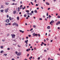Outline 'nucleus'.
Returning a JSON list of instances; mask_svg holds the SVG:
<instances>
[{
    "label": "nucleus",
    "mask_w": 60,
    "mask_h": 60,
    "mask_svg": "<svg viewBox=\"0 0 60 60\" xmlns=\"http://www.w3.org/2000/svg\"><path fill=\"white\" fill-rule=\"evenodd\" d=\"M9 10V8H8L6 9L5 10V12H6V13H7V12Z\"/></svg>",
    "instance_id": "1"
},
{
    "label": "nucleus",
    "mask_w": 60,
    "mask_h": 60,
    "mask_svg": "<svg viewBox=\"0 0 60 60\" xmlns=\"http://www.w3.org/2000/svg\"><path fill=\"white\" fill-rule=\"evenodd\" d=\"M11 36H12V38H15V35L14 34H12L11 35Z\"/></svg>",
    "instance_id": "2"
},
{
    "label": "nucleus",
    "mask_w": 60,
    "mask_h": 60,
    "mask_svg": "<svg viewBox=\"0 0 60 60\" xmlns=\"http://www.w3.org/2000/svg\"><path fill=\"white\" fill-rule=\"evenodd\" d=\"M6 22L7 23H9L10 22V20L9 19H7L6 20Z\"/></svg>",
    "instance_id": "3"
},
{
    "label": "nucleus",
    "mask_w": 60,
    "mask_h": 60,
    "mask_svg": "<svg viewBox=\"0 0 60 60\" xmlns=\"http://www.w3.org/2000/svg\"><path fill=\"white\" fill-rule=\"evenodd\" d=\"M33 36H37L38 35V34H35V33H34L33 34Z\"/></svg>",
    "instance_id": "4"
},
{
    "label": "nucleus",
    "mask_w": 60,
    "mask_h": 60,
    "mask_svg": "<svg viewBox=\"0 0 60 60\" xmlns=\"http://www.w3.org/2000/svg\"><path fill=\"white\" fill-rule=\"evenodd\" d=\"M22 53L21 52H18V53L17 54V56H20L22 54Z\"/></svg>",
    "instance_id": "5"
},
{
    "label": "nucleus",
    "mask_w": 60,
    "mask_h": 60,
    "mask_svg": "<svg viewBox=\"0 0 60 60\" xmlns=\"http://www.w3.org/2000/svg\"><path fill=\"white\" fill-rule=\"evenodd\" d=\"M28 40H27L26 41V40H25V41L24 42H25L26 43V44L27 45L28 44V42H28Z\"/></svg>",
    "instance_id": "6"
},
{
    "label": "nucleus",
    "mask_w": 60,
    "mask_h": 60,
    "mask_svg": "<svg viewBox=\"0 0 60 60\" xmlns=\"http://www.w3.org/2000/svg\"><path fill=\"white\" fill-rule=\"evenodd\" d=\"M54 22V21L53 20L52 21L50 22V24H51L52 23H53V22Z\"/></svg>",
    "instance_id": "7"
},
{
    "label": "nucleus",
    "mask_w": 60,
    "mask_h": 60,
    "mask_svg": "<svg viewBox=\"0 0 60 60\" xmlns=\"http://www.w3.org/2000/svg\"><path fill=\"white\" fill-rule=\"evenodd\" d=\"M31 50V49H27L26 50V51L28 52L29 50Z\"/></svg>",
    "instance_id": "8"
},
{
    "label": "nucleus",
    "mask_w": 60,
    "mask_h": 60,
    "mask_svg": "<svg viewBox=\"0 0 60 60\" xmlns=\"http://www.w3.org/2000/svg\"><path fill=\"white\" fill-rule=\"evenodd\" d=\"M19 31H20V32H22V33H24V31H22L21 30H19Z\"/></svg>",
    "instance_id": "9"
},
{
    "label": "nucleus",
    "mask_w": 60,
    "mask_h": 60,
    "mask_svg": "<svg viewBox=\"0 0 60 60\" xmlns=\"http://www.w3.org/2000/svg\"><path fill=\"white\" fill-rule=\"evenodd\" d=\"M5 4L6 5H9V3L6 2L5 3Z\"/></svg>",
    "instance_id": "10"
},
{
    "label": "nucleus",
    "mask_w": 60,
    "mask_h": 60,
    "mask_svg": "<svg viewBox=\"0 0 60 60\" xmlns=\"http://www.w3.org/2000/svg\"><path fill=\"white\" fill-rule=\"evenodd\" d=\"M17 19L18 20H19V16H18L17 17Z\"/></svg>",
    "instance_id": "11"
},
{
    "label": "nucleus",
    "mask_w": 60,
    "mask_h": 60,
    "mask_svg": "<svg viewBox=\"0 0 60 60\" xmlns=\"http://www.w3.org/2000/svg\"><path fill=\"white\" fill-rule=\"evenodd\" d=\"M50 28V27L49 26H48L47 27V28L49 29Z\"/></svg>",
    "instance_id": "12"
},
{
    "label": "nucleus",
    "mask_w": 60,
    "mask_h": 60,
    "mask_svg": "<svg viewBox=\"0 0 60 60\" xmlns=\"http://www.w3.org/2000/svg\"><path fill=\"white\" fill-rule=\"evenodd\" d=\"M4 6L3 5H2L1 6V7L0 8L1 9H2V8H4Z\"/></svg>",
    "instance_id": "13"
},
{
    "label": "nucleus",
    "mask_w": 60,
    "mask_h": 60,
    "mask_svg": "<svg viewBox=\"0 0 60 60\" xmlns=\"http://www.w3.org/2000/svg\"><path fill=\"white\" fill-rule=\"evenodd\" d=\"M16 11H14L13 14H16Z\"/></svg>",
    "instance_id": "14"
},
{
    "label": "nucleus",
    "mask_w": 60,
    "mask_h": 60,
    "mask_svg": "<svg viewBox=\"0 0 60 60\" xmlns=\"http://www.w3.org/2000/svg\"><path fill=\"white\" fill-rule=\"evenodd\" d=\"M16 24V22H15L14 23L12 24L13 26H14V25H15Z\"/></svg>",
    "instance_id": "15"
},
{
    "label": "nucleus",
    "mask_w": 60,
    "mask_h": 60,
    "mask_svg": "<svg viewBox=\"0 0 60 60\" xmlns=\"http://www.w3.org/2000/svg\"><path fill=\"white\" fill-rule=\"evenodd\" d=\"M4 10H0V11L1 12H4Z\"/></svg>",
    "instance_id": "16"
},
{
    "label": "nucleus",
    "mask_w": 60,
    "mask_h": 60,
    "mask_svg": "<svg viewBox=\"0 0 60 60\" xmlns=\"http://www.w3.org/2000/svg\"><path fill=\"white\" fill-rule=\"evenodd\" d=\"M46 4L47 5H49V4L48 2H46Z\"/></svg>",
    "instance_id": "17"
},
{
    "label": "nucleus",
    "mask_w": 60,
    "mask_h": 60,
    "mask_svg": "<svg viewBox=\"0 0 60 60\" xmlns=\"http://www.w3.org/2000/svg\"><path fill=\"white\" fill-rule=\"evenodd\" d=\"M26 12H29V11L28 10H26Z\"/></svg>",
    "instance_id": "18"
},
{
    "label": "nucleus",
    "mask_w": 60,
    "mask_h": 60,
    "mask_svg": "<svg viewBox=\"0 0 60 60\" xmlns=\"http://www.w3.org/2000/svg\"><path fill=\"white\" fill-rule=\"evenodd\" d=\"M9 19L10 20H11V17L10 16L9 17Z\"/></svg>",
    "instance_id": "19"
},
{
    "label": "nucleus",
    "mask_w": 60,
    "mask_h": 60,
    "mask_svg": "<svg viewBox=\"0 0 60 60\" xmlns=\"http://www.w3.org/2000/svg\"><path fill=\"white\" fill-rule=\"evenodd\" d=\"M29 15L30 16H32V15L33 14H32V13H30V15Z\"/></svg>",
    "instance_id": "20"
},
{
    "label": "nucleus",
    "mask_w": 60,
    "mask_h": 60,
    "mask_svg": "<svg viewBox=\"0 0 60 60\" xmlns=\"http://www.w3.org/2000/svg\"><path fill=\"white\" fill-rule=\"evenodd\" d=\"M34 12H35V13H37V11L36 10H35L34 11Z\"/></svg>",
    "instance_id": "21"
},
{
    "label": "nucleus",
    "mask_w": 60,
    "mask_h": 60,
    "mask_svg": "<svg viewBox=\"0 0 60 60\" xmlns=\"http://www.w3.org/2000/svg\"><path fill=\"white\" fill-rule=\"evenodd\" d=\"M59 24V23H58V22H57L56 24V25H58V24Z\"/></svg>",
    "instance_id": "22"
},
{
    "label": "nucleus",
    "mask_w": 60,
    "mask_h": 60,
    "mask_svg": "<svg viewBox=\"0 0 60 60\" xmlns=\"http://www.w3.org/2000/svg\"><path fill=\"white\" fill-rule=\"evenodd\" d=\"M18 11H19H19H20V9H19V8L18 7Z\"/></svg>",
    "instance_id": "23"
},
{
    "label": "nucleus",
    "mask_w": 60,
    "mask_h": 60,
    "mask_svg": "<svg viewBox=\"0 0 60 60\" xmlns=\"http://www.w3.org/2000/svg\"><path fill=\"white\" fill-rule=\"evenodd\" d=\"M48 17L49 18H51V16L50 15H49Z\"/></svg>",
    "instance_id": "24"
},
{
    "label": "nucleus",
    "mask_w": 60,
    "mask_h": 60,
    "mask_svg": "<svg viewBox=\"0 0 60 60\" xmlns=\"http://www.w3.org/2000/svg\"><path fill=\"white\" fill-rule=\"evenodd\" d=\"M4 52V51H1L0 52L1 53H3V52Z\"/></svg>",
    "instance_id": "25"
},
{
    "label": "nucleus",
    "mask_w": 60,
    "mask_h": 60,
    "mask_svg": "<svg viewBox=\"0 0 60 60\" xmlns=\"http://www.w3.org/2000/svg\"><path fill=\"white\" fill-rule=\"evenodd\" d=\"M30 3H31V4H32V5H34V4H33V2H30Z\"/></svg>",
    "instance_id": "26"
},
{
    "label": "nucleus",
    "mask_w": 60,
    "mask_h": 60,
    "mask_svg": "<svg viewBox=\"0 0 60 60\" xmlns=\"http://www.w3.org/2000/svg\"><path fill=\"white\" fill-rule=\"evenodd\" d=\"M44 52H47V50H46L45 49L44 50Z\"/></svg>",
    "instance_id": "27"
},
{
    "label": "nucleus",
    "mask_w": 60,
    "mask_h": 60,
    "mask_svg": "<svg viewBox=\"0 0 60 60\" xmlns=\"http://www.w3.org/2000/svg\"><path fill=\"white\" fill-rule=\"evenodd\" d=\"M27 14H27V15H30V13H29V12H28V13H27Z\"/></svg>",
    "instance_id": "28"
},
{
    "label": "nucleus",
    "mask_w": 60,
    "mask_h": 60,
    "mask_svg": "<svg viewBox=\"0 0 60 60\" xmlns=\"http://www.w3.org/2000/svg\"><path fill=\"white\" fill-rule=\"evenodd\" d=\"M33 30V28H31V29L30 30V31H32V30Z\"/></svg>",
    "instance_id": "29"
},
{
    "label": "nucleus",
    "mask_w": 60,
    "mask_h": 60,
    "mask_svg": "<svg viewBox=\"0 0 60 60\" xmlns=\"http://www.w3.org/2000/svg\"><path fill=\"white\" fill-rule=\"evenodd\" d=\"M31 58H32V56H31L29 58V59H31Z\"/></svg>",
    "instance_id": "30"
},
{
    "label": "nucleus",
    "mask_w": 60,
    "mask_h": 60,
    "mask_svg": "<svg viewBox=\"0 0 60 60\" xmlns=\"http://www.w3.org/2000/svg\"><path fill=\"white\" fill-rule=\"evenodd\" d=\"M24 17H26V15H24Z\"/></svg>",
    "instance_id": "31"
},
{
    "label": "nucleus",
    "mask_w": 60,
    "mask_h": 60,
    "mask_svg": "<svg viewBox=\"0 0 60 60\" xmlns=\"http://www.w3.org/2000/svg\"><path fill=\"white\" fill-rule=\"evenodd\" d=\"M7 54H4V55L5 56H7Z\"/></svg>",
    "instance_id": "32"
},
{
    "label": "nucleus",
    "mask_w": 60,
    "mask_h": 60,
    "mask_svg": "<svg viewBox=\"0 0 60 60\" xmlns=\"http://www.w3.org/2000/svg\"><path fill=\"white\" fill-rule=\"evenodd\" d=\"M31 13H34V11H31Z\"/></svg>",
    "instance_id": "33"
},
{
    "label": "nucleus",
    "mask_w": 60,
    "mask_h": 60,
    "mask_svg": "<svg viewBox=\"0 0 60 60\" xmlns=\"http://www.w3.org/2000/svg\"><path fill=\"white\" fill-rule=\"evenodd\" d=\"M33 26L34 28L36 27V26L35 25H33Z\"/></svg>",
    "instance_id": "34"
},
{
    "label": "nucleus",
    "mask_w": 60,
    "mask_h": 60,
    "mask_svg": "<svg viewBox=\"0 0 60 60\" xmlns=\"http://www.w3.org/2000/svg\"><path fill=\"white\" fill-rule=\"evenodd\" d=\"M46 15L47 16H48V13L47 12L46 13Z\"/></svg>",
    "instance_id": "35"
},
{
    "label": "nucleus",
    "mask_w": 60,
    "mask_h": 60,
    "mask_svg": "<svg viewBox=\"0 0 60 60\" xmlns=\"http://www.w3.org/2000/svg\"><path fill=\"white\" fill-rule=\"evenodd\" d=\"M2 41H3V42L5 41V40H2Z\"/></svg>",
    "instance_id": "36"
},
{
    "label": "nucleus",
    "mask_w": 60,
    "mask_h": 60,
    "mask_svg": "<svg viewBox=\"0 0 60 60\" xmlns=\"http://www.w3.org/2000/svg\"><path fill=\"white\" fill-rule=\"evenodd\" d=\"M36 6H39V5H38V4H36Z\"/></svg>",
    "instance_id": "37"
},
{
    "label": "nucleus",
    "mask_w": 60,
    "mask_h": 60,
    "mask_svg": "<svg viewBox=\"0 0 60 60\" xmlns=\"http://www.w3.org/2000/svg\"><path fill=\"white\" fill-rule=\"evenodd\" d=\"M1 49H3V46H1Z\"/></svg>",
    "instance_id": "38"
},
{
    "label": "nucleus",
    "mask_w": 60,
    "mask_h": 60,
    "mask_svg": "<svg viewBox=\"0 0 60 60\" xmlns=\"http://www.w3.org/2000/svg\"><path fill=\"white\" fill-rule=\"evenodd\" d=\"M29 37H31V35H28Z\"/></svg>",
    "instance_id": "39"
},
{
    "label": "nucleus",
    "mask_w": 60,
    "mask_h": 60,
    "mask_svg": "<svg viewBox=\"0 0 60 60\" xmlns=\"http://www.w3.org/2000/svg\"><path fill=\"white\" fill-rule=\"evenodd\" d=\"M16 26H19V25H18V24H16Z\"/></svg>",
    "instance_id": "40"
},
{
    "label": "nucleus",
    "mask_w": 60,
    "mask_h": 60,
    "mask_svg": "<svg viewBox=\"0 0 60 60\" xmlns=\"http://www.w3.org/2000/svg\"><path fill=\"white\" fill-rule=\"evenodd\" d=\"M7 18H8L9 17V15H7Z\"/></svg>",
    "instance_id": "41"
},
{
    "label": "nucleus",
    "mask_w": 60,
    "mask_h": 60,
    "mask_svg": "<svg viewBox=\"0 0 60 60\" xmlns=\"http://www.w3.org/2000/svg\"><path fill=\"white\" fill-rule=\"evenodd\" d=\"M39 19V20H42V19L40 18Z\"/></svg>",
    "instance_id": "42"
},
{
    "label": "nucleus",
    "mask_w": 60,
    "mask_h": 60,
    "mask_svg": "<svg viewBox=\"0 0 60 60\" xmlns=\"http://www.w3.org/2000/svg\"><path fill=\"white\" fill-rule=\"evenodd\" d=\"M57 18H60V16H58L57 17Z\"/></svg>",
    "instance_id": "43"
},
{
    "label": "nucleus",
    "mask_w": 60,
    "mask_h": 60,
    "mask_svg": "<svg viewBox=\"0 0 60 60\" xmlns=\"http://www.w3.org/2000/svg\"><path fill=\"white\" fill-rule=\"evenodd\" d=\"M58 22L59 23V24H60V22L58 21Z\"/></svg>",
    "instance_id": "44"
},
{
    "label": "nucleus",
    "mask_w": 60,
    "mask_h": 60,
    "mask_svg": "<svg viewBox=\"0 0 60 60\" xmlns=\"http://www.w3.org/2000/svg\"><path fill=\"white\" fill-rule=\"evenodd\" d=\"M17 53H18V52H15V54H17Z\"/></svg>",
    "instance_id": "45"
},
{
    "label": "nucleus",
    "mask_w": 60,
    "mask_h": 60,
    "mask_svg": "<svg viewBox=\"0 0 60 60\" xmlns=\"http://www.w3.org/2000/svg\"><path fill=\"white\" fill-rule=\"evenodd\" d=\"M49 59H50V58L49 57L48 58V60H49Z\"/></svg>",
    "instance_id": "46"
},
{
    "label": "nucleus",
    "mask_w": 60,
    "mask_h": 60,
    "mask_svg": "<svg viewBox=\"0 0 60 60\" xmlns=\"http://www.w3.org/2000/svg\"><path fill=\"white\" fill-rule=\"evenodd\" d=\"M46 40H47V41H49V38H46Z\"/></svg>",
    "instance_id": "47"
},
{
    "label": "nucleus",
    "mask_w": 60,
    "mask_h": 60,
    "mask_svg": "<svg viewBox=\"0 0 60 60\" xmlns=\"http://www.w3.org/2000/svg\"><path fill=\"white\" fill-rule=\"evenodd\" d=\"M41 8L42 9H43V7H41Z\"/></svg>",
    "instance_id": "48"
},
{
    "label": "nucleus",
    "mask_w": 60,
    "mask_h": 60,
    "mask_svg": "<svg viewBox=\"0 0 60 60\" xmlns=\"http://www.w3.org/2000/svg\"><path fill=\"white\" fill-rule=\"evenodd\" d=\"M38 36H39V37H40V34H38Z\"/></svg>",
    "instance_id": "49"
},
{
    "label": "nucleus",
    "mask_w": 60,
    "mask_h": 60,
    "mask_svg": "<svg viewBox=\"0 0 60 60\" xmlns=\"http://www.w3.org/2000/svg\"><path fill=\"white\" fill-rule=\"evenodd\" d=\"M18 46L19 47H21L20 45H18Z\"/></svg>",
    "instance_id": "50"
},
{
    "label": "nucleus",
    "mask_w": 60,
    "mask_h": 60,
    "mask_svg": "<svg viewBox=\"0 0 60 60\" xmlns=\"http://www.w3.org/2000/svg\"><path fill=\"white\" fill-rule=\"evenodd\" d=\"M8 25H11V23H8Z\"/></svg>",
    "instance_id": "51"
},
{
    "label": "nucleus",
    "mask_w": 60,
    "mask_h": 60,
    "mask_svg": "<svg viewBox=\"0 0 60 60\" xmlns=\"http://www.w3.org/2000/svg\"><path fill=\"white\" fill-rule=\"evenodd\" d=\"M7 49H8V50H10V48H8Z\"/></svg>",
    "instance_id": "52"
},
{
    "label": "nucleus",
    "mask_w": 60,
    "mask_h": 60,
    "mask_svg": "<svg viewBox=\"0 0 60 60\" xmlns=\"http://www.w3.org/2000/svg\"><path fill=\"white\" fill-rule=\"evenodd\" d=\"M14 19V18H12L11 19V20H13Z\"/></svg>",
    "instance_id": "53"
},
{
    "label": "nucleus",
    "mask_w": 60,
    "mask_h": 60,
    "mask_svg": "<svg viewBox=\"0 0 60 60\" xmlns=\"http://www.w3.org/2000/svg\"><path fill=\"white\" fill-rule=\"evenodd\" d=\"M50 8H49L48 9V10H50Z\"/></svg>",
    "instance_id": "54"
},
{
    "label": "nucleus",
    "mask_w": 60,
    "mask_h": 60,
    "mask_svg": "<svg viewBox=\"0 0 60 60\" xmlns=\"http://www.w3.org/2000/svg\"><path fill=\"white\" fill-rule=\"evenodd\" d=\"M36 42L37 43H38V42H38V41H36Z\"/></svg>",
    "instance_id": "55"
},
{
    "label": "nucleus",
    "mask_w": 60,
    "mask_h": 60,
    "mask_svg": "<svg viewBox=\"0 0 60 60\" xmlns=\"http://www.w3.org/2000/svg\"><path fill=\"white\" fill-rule=\"evenodd\" d=\"M20 4H22V1H21L20 2Z\"/></svg>",
    "instance_id": "56"
},
{
    "label": "nucleus",
    "mask_w": 60,
    "mask_h": 60,
    "mask_svg": "<svg viewBox=\"0 0 60 60\" xmlns=\"http://www.w3.org/2000/svg\"><path fill=\"white\" fill-rule=\"evenodd\" d=\"M52 41H53V40H51V42H52Z\"/></svg>",
    "instance_id": "57"
},
{
    "label": "nucleus",
    "mask_w": 60,
    "mask_h": 60,
    "mask_svg": "<svg viewBox=\"0 0 60 60\" xmlns=\"http://www.w3.org/2000/svg\"><path fill=\"white\" fill-rule=\"evenodd\" d=\"M40 59V57H38V60H39Z\"/></svg>",
    "instance_id": "58"
},
{
    "label": "nucleus",
    "mask_w": 60,
    "mask_h": 60,
    "mask_svg": "<svg viewBox=\"0 0 60 60\" xmlns=\"http://www.w3.org/2000/svg\"><path fill=\"white\" fill-rule=\"evenodd\" d=\"M44 42H46V40L45 39H44Z\"/></svg>",
    "instance_id": "59"
},
{
    "label": "nucleus",
    "mask_w": 60,
    "mask_h": 60,
    "mask_svg": "<svg viewBox=\"0 0 60 60\" xmlns=\"http://www.w3.org/2000/svg\"><path fill=\"white\" fill-rule=\"evenodd\" d=\"M28 37H26V39H28Z\"/></svg>",
    "instance_id": "60"
},
{
    "label": "nucleus",
    "mask_w": 60,
    "mask_h": 60,
    "mask_svg": "<svg viewBox=\"0 0 60 60\" xmlns=\"http://www.w3.org/2000/svg\"><path fill=\"white\" fill-rule=\"evenodd\" d=\"M58 15V13H56V16H57V15Z\"/></svg>",
    "instance_id": "61"
},
{
    "label": "nucleus",
    "mask_w": 60,
    "mask_h": 60,
    "mask_svg": "<svg viewBox=\"0 0 60 60\" xmlns=\"http://www.w3.org/2000/svg\"><path fill=\"white\" fill-rule=\"evenodd\" d=\"M57 29H60V27H58Z\"/></svg>",
    "instance_id": "62"
},
{
    "label": "nucleus",
    "mask_w": 60,
    "mask_h": 60,
    "mask_svg": "<svg viewBox=\"0 0 60 60\" xmlns=\"http://www.w3.org/2000/svg\"><path fill=\"white\" fill-rule=\"evenodd\" d=\"M44 46H46V44L45 43L44 44Z\"/></svg>",
    "instance_id": "63"
},
{
    "label": "nucleus",
    "mask_w": 60,
    "mask_h": 60,
    "mask_svg": "<svg viewBox=\"0 0 60 60\" xmlns=\"http://www.w3.org/2000/svg\"><path fill=\"white\" fill-rule=\"evenodd\" d=\"M24 60H27V59H25Z\"/></svg>",
    "instance_id": "64"
}]
</instances>
